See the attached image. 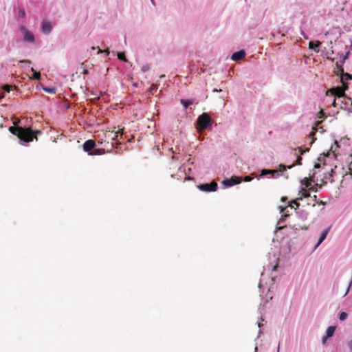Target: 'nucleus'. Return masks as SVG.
Segmentation results:
<instances>
[{"instance_id": "obj_1", "label": "nucleus", "mask_w": 352, "mask_h": 352, "mask_svg": "<svg viewBox=\"0 0 352 352\" xmlns=\"http://www.w3.org/2000/svg\"><path fill=\"white\" fill-rule=\"evenodd\" d=\"M302 157H298L297 162L296 164H293L292 165L285 166L284 164H280L278 166V169H266L263 168L261 170V176L260 177H264L268 175H271V177L272 178H277L280 175H283V172L286 170L287 169H290L292 167H294L295 165H301ZM286 179L288 178L287 175H284Z\"/></svg>"}, {"instance_id": "obj_2", "label": "nucleus", "mask_w": 352, "mask_h": 352, "mask_svg": "<svg viewBox=\"0 0 352 352\" xmlns=\"http://www.w3.org/2000/svg\"><path fill=\"white\" fill-rule=\"evenodd\" d=\"M9 131L19 138L20 144L24 146H28V143L33 140V135L32 131H28L21 127H15L14 126H10Z\"/></svg>"}, {"instance_id": "obj_3", "label": "nucleus", "mask_w": 352, "mask_h": 352, "mask_svg": "<svg viewBox=\"0 0 352 352\" xmlns=\"http://www.w3.org/2000/svg\"><path fill=\"white\" fill-rule=\"evenodd\" d=\"M213 120L207 113H203L198 116L195 122V127L197 132L201 135L205 130H211Z\"/></svg>"}, {"instance_id": "obj_4", "label": "nucleus", "mask_w": 352, "mask_h": 352, "mask_svg": "<svg viewBox=\"0 0 352 352\" xmlns=\"http://www.w3.org/2000/svg\"><path fill=\"white\" fill-rule=\"evenodd\" d=\"M348 89L347 85H343V87H334L331 89V94L338 98H344L348 100H351L350 98L346 97L345 91Z\"/></svg>"}, {"instance_id": "obj_5", "label": "nucleus", "mask_w": 352, "mask_h": 352, "mask_svg": "<svg viewBox=\"0 0 352 352\" xmlns=\"http://www.w3.org/2000/svg\"><path fill=\"white\" fill-rule=\"evenodd\" d=\"M102 53H104L106 56H109L110 54H111L113 56H116L120 60L125 63L128 62L124 52H116L114 51L110 52L108 47L105 48L104 50L98 48V54H100Z\"/></svg>"}, {"instance_id": "obj_6", "label": "nucleus", "mask_w": 352, "mask_h": 352, "mask_svg": "<svg viewBox=\"0 0 352 352\" xmlns=\"http://www.w3.org/2000/svg\"><path fill=\"white\" fill-rule=\"evenodd\" d=\"M199 190L206 192H214L217 190L218 185L215 182L201 184L197 186Z\"/></svg>"}, {"instance_id": "obj_7", "label": "nucleus", "mask_w": 352, "mask_h": 352, "mask_svg": "<svg viewBox=\"0 0 352 352\" xmlns=\"http://www.w3.org/2000/svg\"><path fill=\"white\" fill-rule=\"evenodd\" d=\"M241 182V178L239 176H232L230 178H226L223 180L222 184L225 188H230Z\"/></svg>"}, {"instance_id": "obj_8", "label": "nucleus", "mask_w": 352, "mask_h": 352, "mask_svg": "<svg viewBox=\"0 0 352 352\" xmlns=\"http://www.w3.org/2000/svg\"><path fill=\"white\" fill-rule=\"evenodd\" d=\"M291 204L296 206V212L298 217L302 221L306 220L308 217V212L305 210L299 208L300 204L296 200H293Z\"/></svg>"}, {"instance_id": "obj_9", "label": "nucleus", "mask_w": 352, "mask_h": 352, "mask_svg": "<svg viewBox=\"0 0 352 352\" xmlns=\"http://www.w3.org/2000/svg\"><path fill=\"white\" fill-rule=\"evenodd\" d=\"M23 34V41L28 43H34L35 41L34 36L32 32L27 30L25 27L22 26L20 28Z\"/></svg>"}, {"instance_id": "obj_10", "label": "nucleus", "mask_w": 352, "mask_h": 352, "mask_svg": "<svg viewBox=\"0 0 352 352\" xmlns=\"http://www.w3.org/2000/svg\"><path fill=\"white\" fill-rule=\"evenodd\" d=\"M82 146L85 152L88 153L89 155H92L96 146V142L94 140H88L84 142Z\"/></svg>"}, {"instance_id": "obj_11", "label": "nucleus", "mask_w": 352, "mask_h": 352, "mask_svg": "<svg viewBox=\"0 0 352 352\" xmlns=\"http://www.w3.org/2000/svg\"><path fill=\"white\" fill-rule=\"evenodd\" d=\"M310 191H316V189H315L314 187H311L308 188V190H306L305 188H302V189L299 190V197L297 198L296 201L298 200H302L303 197L307 198L310 197Z\"/></svg>"}, {"instance_id": "obj_12", "label": "nucleus", "mask_w": 352, "mask_h": 352, "mask_svg": "<svg viewBox=\"0 0 352 352\" xmlns=\"http://www.w3.org/2000/svg\"><path fill=\"white\" fill-rule=\"evenodd\" d=\"M330 229H331V226L329 227L328 228L324 230L320 235V237L318 239V241L317 242V243L316 244L315 247H314V250H316L318 246L325 240V239L327 238V236L328 234V233L330 231Z\"/></svg>"}, {"instance_id": "obj_13", "label": "nucleus", "mask_w": 352, "mask_h": 352, "mask_svg": "<svg viewBox=\"0 0 352 352\" xmlns=\"http://www.w3.org/2000/svg\"><path fill=\"white\" fill-rule=\"evenodd\" d=\"M245 56V52L244 50L235 52L232 54L231 59L234 61H239L243 59Z\"/></svg>"}, {"instance_id": "obj_14", "label": "nucleus", "mask_w": 352, "mask_h": 352, "mask_svg": "<svg viewBox=\"0 0 352 352\" xmlns=\"http://www.w3.org/2000/svg\"><path fill=\"white\" fill-rule=\"evenodd\" d=\"M41 30L44 34H49L52 30V24L47 21H43L41 23Z\"/></svg>"}, {"instance_id": "obj_15", "label": "nucleus", "mask_w": 352, "mask_h": 352, "mask_svg": "<svg viewBox=\"0 0 352 352\" xmlns=\"http://www.w3.org/2000/svg\"><path fill=\"white\" fill-rule=\"evenodd\" d=\"M311 187H313V186H311V182L309 180V178L305 177L303 179H302L300 181V186L299 188H300V189H302V188H309Z\"/></svg>"}, {"instance_id": "obj_16", "label": "nucleus", "mask_w": 352, "mask_h": 352, "mask_svg": "<svg viewBox=\"0 0 352 352\" xmlns=\"http://www.w3.org/2000/svg\"><path fill=\"white\" fill-rule=\"evenodd\" d=\"M180 102L185 109H187L190 105L197 103L195 99H181Z\"/></svg>"}, {"instance_id": "obj_17", "label": "nucleus", "mask_w": 352, "mask_h": 352, "mask_svg": "<svg viewBox=\"0 0 352 352\" xmlns=\"http://www.w3.org/2000/svg\"><path fill=\"white\" fill-rule=\"evenodd\" d=\"M334 171L333 170V169L331 170V173H327L324 174V178L322 179V182L323 184H327V181L329 180L330 182H333V174H334Z\"/></svg>"}, {"instance_id": "obj_18", "label": "nucleus", "mask_w": 352, "mask_h": 352, "mask_svg": "<svg viewBox=\"0 0 352 352\" xmlns=\"http://www.w3.org/2000/svg\"><path fill=\"white\" fill-rule=\"evenodd\" d=\"M321 42L319 41H310L309 43V47L318 52L319 51L318 47L321 45Z\"/></svg>"}, {"instance_id": "obj_19", "label": "nucleus", "mask_w": 352, "mask_h": 352, "mask_svg": "<svg viewBox=\"0 0 352 352\" xmlns=\"http://www.w3.org/2000/svg\"><path fill=\"white\" fill-rule=\"evenodd\" d=\"M341 78V82H343L344 80H352V74L349 73L343 72L342 74H338Z\"/></svg>"}, {"instance_id": "obj_20", "label": "nucleus", "mask_w": 352, "mask_h": 352, "mask_svg": "<svg viewBox=\"0 0 352 352\" xmlns=\"http://www.w3.org/2000/svg\"><path fill=\"white\" fill-rule=\"evenodd\" d=\"M335 331H336V327L330 326L327 328L325 335L329 338H331L333 336Z\"/></svg>"}, {"instance_id": "obj_21", "label": "nucleus", "mask_w": 352, "mask_h": 352, "mask_svg": "<svg viewBox=\"0 0 352 352\" xmlns=\"http://www.w3.org/2000/svg\"><path fill=\"white\" fill-rule=\"evenodd\" d=\"M254 177H257L256 173H252L250 175H246V176H244V177H241V182L243 181V182H245L252 181Z\"/></svg>"}, {"instance_id": "obj_22", "label": "nucleus", "mask_w": 352, "mask_h": 352, "mask_svg": "<svg viewBox=\"0 0 352 352\" xmlns=\"http://www.w3.org/2000/svg\"><path fill=\"white\" fill-rule=\"evenodd\" d=\"M350 56V51H348L346 52L345 54H340V63L341 64H344L346 60H347L349 58Z\"/></svg>"}, {"instance_id": "obj_23", "label": "nucleus", "mask_w": 352, "mask_h": 352, "mask_svg": "<svg viewBox=\"0 0 352 352\" xmlns=\"http://www.w3.org/2000/svg\"><path fill=\"white\" fill-rule=\"evenodd\" d=\"M42 89L45 92L49 93V94H55L56 91V89L54 87H48L42 86Z\"/></svg>"}, {"instance_id": "obj_24", "label": "nucleus", "mask_w": 352, "mask_h": 352, "mask_svg": "<svg viewBox=\"0 0 352 352\" xmlns=\"http://www.w3.org/2000/svg\"><path fill=\"white\" fill-rule=\"evenodd\" d=\"M31 71L32 72V78L35 80H38L41 78V73L36 72L33 67H31Z\"/></svg>"}, {"instance_id": "obj_25", "label": "nucleus", "mask_w": 352, "mask_h": 352, "mask_svg": "<svg viewBox=\"0 0 352 352\" xmlns=\"http://www.w3.org/2000/svg\"><path fill=\"white\" fill-rule=\"evenodd\" d=\"M105 153L103 148H94L92 155H99Z\"/></svg>"}, {"instance_id": "obj_26", "label": "nucleus", "mask_w": 352, "mask_h": 352, "mask_svg": "<svg viewBox=\"0 0 352 352\" xmlns=\"http://www.w3.org/2000/svg\"><path fill=\"white\" fill-rule=\"evenodd\" d=\"M1 89L3 91V92L10 93V91L12 89V87L10 85L4 84L1 86Z\"/></svg>"}, {"instance_id": "obj_27", "label": "nucleus", "mask_w": 352, "mask_h": 352, "mask_svg": "<svg viewBox=\"0 0 352 352\" xmlns=\"http://www.w3.org/2000/svg\"><path fill=\"white\" fill-rule=\"evenodd\" d=\"M348 314L345 311H342L339 314V319L341 321H343L347 318Z\"/></svg>"}, {"instance_id": "obj_28", "label": "nucleus", "mask_w": 352, "mask_h": 352, "mask_svg": "<svg viewBox=\"0 0 352 352\" xmlns=\"http://www.w3.org/2000/svg\"><path fill=\"white\" fill-rule=\"evenodd\" d=\"M342 65V64H341V63L340 64L338 62H337L336 64V67L338 69L339 74H342L343 72H344V68H343Z\"/></svg>"}, {"instance_id": "obj_29", "label": "nucleus", "mask_w": 352, "mask_h": 352, "mask_svg": "<svg viewBox=\"0 0 352 352\" xmlns=\"http://www.w3.org/2000/svg\"><path fill=\"white\" fill-rule=\"evenodd\" d=\"M150 69V66L148 64H145L144 65L142 68H141V71L142 72H146L147 71H148Z\"/></svg>"}, {"instance_id": "obj_30", "label": "nucleus", "mask_w": 352, "mask_h": 352, "mask_svg": "<svg viewBox=\"0 0 352 352\" xmlns=\"http://www.w3.org/2000/svg\"><path fill=\"white\" fill-rule=\"evenodd\" d=\"M18 15L20 18H23V19L25 18V10L23 8L20 9L19 11Z\"/></svg>"}, {"instance_id": "obj_31", "label": "nucleus", "mask_w": 352, "mask_h": 352, "mask_svg": "<svg viewBox=\"0 0 352 352\" xmlns=\"http://www.w3.org/2000/svg\"><path fill=\"white\" fill-rule=\"evenodd\" d=\"M157 87L156 85H151V87H150V92L153 94L155 91H157Z\"/></svg>"}, {"instance_id": "obj_32", "label": "nucleus", "mask_w": 352, "mask_h": 352, "mask_svg": "<svg viewBox=\"0 0 352 352\" xmlns=\"http://www.w3.org/2000/svg\"><path fill=\"white\" fill-rule=\"evenodd\" d=\"M289 214H287L286 213H285L284 214L282 215V217L279 219L278 222V224H280L282 223L283 221H284V219L285 217H288Z\"/></svg>"}, {"instance_id": "obj_33", "label": "nucleus", "mask_w": 352, "mask_h": 352, "mask_svg": "<svg viewBox=\"0 0 352 352\" xmlns=\"http://www.w3.org/2000/svg\"><path fill=\"white\" fill-rule=\"evenodd\" d=\"M26 130L28 131V129H26ZM28 131H32V135H34V133H35L36 135L41 133V131L40 130L32 131L31 129H28ZM34 138V136H33V139Z\"/></svg>"}, {"instance_id": "obj_34", "label": "nucleus", "mask_w": 352, "mask_h": 352, "mask_svg": "<svg viewBox=\"0 0 352 352\" xmlns=\"http://www.w3.org/2000/svg\"><path fill=\"white\" fill-rule=\"evenodd\" d=\"M330 338L329 337H328L327 336H324L322 338V342L323 344H324L327 342V340Z\"/></svg>"}, {"instance_id": "obj_35", "label": "nucleus", "mask_w": 352, "mask_h": 352, "mask_svg": "<svg viewBox=\"0 0 352 352\" xmlns=\"http://www.w3.org/2000/svg\"><path fill=\"white\" fill-rule=\"evenodd\" d=\"M347 346L352 351V340L347 342Z\"/></svg>"}, {"instance_id": "obj_36", "label": "nucleus", "mask_w": 352, "mask_h": 352, "mask_svg": "<svg viewBox=\"0 0 352 352\" xmlns=\"http://www.w3.org/2000/svg\"><path fill=\"white\" fill-rule=\"evenodd\" d=\"M21 63L28 64L29 65L32 63L31 61L29 60H21Z\"/></svg>"}, {"instance_id": "obj_37", "label": "nucleus", "mask_w": 352, "mask_h": 352, "mask_svg": "<svg viewBox=\"0 0 352 352\" xmlns=\"http://www.w3.org/2000/svg\"><path fill=\"white\" fill-rule=\"evenodd\" d=\"M299 151L300 152V154L302 155L304 153H306L309 151V148H307L305 150L302 151L301 148H298Z\"/></svg>"}, {"instance_id": "obj_38", "label": "nucleus", "mask_w": 352, "mask_h": 352, "mask_svg": "<svg viewBox=\"0 0 352 352\" xmlns=\"http://www.w3.org/2000/svg\"><path fill=\"white\" fill-rule=\"evenodd\" d=\"M301 34L302 35V36L304 37V38L308 40L309 39V36L304 32L303 30H301Z\"/></svg>"}, {"instance_id": "obj_39", "label": "nucleus", "mask_w": 352, "mask_h": 352, "mask_svg": "<svg viewBox=\"0 0 352 352\" xmlns=\"http://www.w3.org/2000/svg\"><path fill=\"white\" fill-rule=\"evenodd\" d=\"M82 73L83 74H85V75H88L89 74V71L87 69H84Z\"/></svg>"}, {"instance_id": "obj_40", "label": "nucleus", "mask_w": 352, "mask_h": 352, "mask_svg": "<svg viewBox=\"0 0 352 352\" xmlns=\"http://www.w3.org/2000/svg\"><path fill=\"white\" fill-rule=\"evenodd\" d=\"M278 208H280V213L284 212L285 210L286 209V208H283L281 206H279Z\"/></svg>"}, {"instance_id": "obj_41", "label": "nucleus", "mask_w": 352, "mask_h": 352, "mask_svg": "<svg viewBox=\"0 0 352 352\" xmlns=\"http://www.w3.org/2000/svg\"><path fill=\"white\" fill-rule=\"evenodd\" d=\"M6 94L4 92H2L0 94V100H1L2 98H3L5 97Z\"/></svg>"}, {"instance_id": "obj_42", "label": "nucleus", "mask_w": 352, "mask_h": 352, "mask_svg": "<svg viewBox=\"0 0 352 352\" xmlns=\"http://www.w3.org/2000/svg\"><path fill=\"white\" fill-rule=\"evenodd\" d=\"M320 168V164L316 163L314 165V168Z\"/></svg>"}, {"instance_id": "obj_43", "label": "nucleus", "mask_w": 352, "mask_h": 352, "mask_svg": "<svg viewBox=\"0 0 352 352\" xmlns=\"http://www.w3.org/2000/svg\"><path fill=\"white\" fill-rule=\"evenodd\" d=\"M348 111L351 113H352V100H351V106L348 109Z\"/></svg>"}, {"instance_id": "obj_44", "label": "nucleus", "mask_w": 352, "mask_h": 352, "mask_svg": "<svg viewBox=\"0 0 352 352\" xmlns=\"http://www.w3.org/2000/svg\"><path fill=\"white\" fill-rule=\"evenodd\" d=\"M327 54H329V53H328V52L326 54V56H327V58H328V59H329V60H331V61H334V58H332L329 57V56H327Z\"/></svg>"}, {"instance_id": "obj_45", "label": "nucleus", "mask_w": 352, "mask_h": 352, "mask_svg": "<svg viewBox=\"0 0 352 352\" xmlns=\"http://www.w3.org/2000/svg\"><path fill=\"white\" fill-rule=\"evenodd\" d=\"M277 265H275L272 267V271H275L276 270Z\"/></svg>"}, {"instance_id": "obj_46", "label": "nucleus", "mask_w": 352, "mask_h": 352, "mask_svg": "<svg viewBox=\"0 0 352 352\" xmlns=\"http://www.w3.org/2000/svg\"><path fill=\"white\" fill-rule=\"evenodd\" d=\"M341 103H342V104H344V105H347V104H348L346 102H344V101H343V100H342V101H341Z\"/></svg>"}, {"instance_id": "obj_47", "label": "nucleus", "mask_w": 352, "mask_h": 352, "mask_svg": "<svg viewBox=\"0 0 352 352\" xmlns=\"http://www.w3.org/2000/svg\"><path fill=\"white\" fill-rule=\"evenodd\" d=\"M284 226H279L276 228V230H281L283 228Z\"/></svg>"}, {"instance_id": "obj_48", "label": "nucleus", "mask_w": 352, "mask_h": 352, "mask_svg": "<svg viewBox=\"0 0 352 352\" xmlns=\"http://www.w3.org/2000/svg\"><path fill=\"white\" fill-rule=\"evenodd\" d=\"M258 287L259 289H261L262 284L261 283H259Z\"/></svg>"}, {"instance_id": "obj_49", "label": "nucleus", "mask_w": 352, "mask_h": 352, "mask_svg": "<svg viewBox=\"0 0 352 352\" xmlns=\"http://www.w3.org/2000/svg\"><path fill=\"white\" fill-rule=\"evenodd\" d=\"M151 1L152 4H153V6H155V1H154V0H151Z\"/></svg>"}, {"instance_id": "obj_50", "label": "nucleus", "mask_w": 352, "mask_h": 352, "mask_svg": "<svg viewBox=\"0 0 352 352\" xmlns=\"http://www.w3.org/2000/svg\"><path fill=\"white\" fill-rule=\"evenodd\" d=\"M312 198H313V200H314V201H316V200L317 197H316V195H314Z\"/></svg>"}, {"instance_id": "obj_51", "label": "nucleus", "mask_w": 352, "mask_h": 352, "mask_svg": "<svg viewBox=\"0 0 352 352\" xmlns=\"http://www.w3.org/2000/svg\"><path fill=\"white\" fill-rule=\"evenodd\" d=\"M258 326L259 328H261L263 326V324L261 323L258 322Z\"/></svg>"}, {"instance_id": "obj_52", "label": "nucleus", "mask_w": 352, "mask_h": 352, "mask_svg": "<svg viewBox=\"0 0 352 352\" xmlns=\"http://www.w3.org/2000/svg\"><path fill=\"white\" fill-rule=\"evenodd\" d=\"M96 48H97V47H91V50L92 51H94V50H95Z\"/></svg>"}, {"instance_id": "obj_53", "label": "nucleus", "mask_w": 352, "mask_h": 352, "mask_svg": "<svg viewBox=\"0 0 352 352\" xmlns=\"http://www.w3.org/2000/svg\"><path fill=\"white\" fill-rule=\"evenodd\" d=\"M287 199V197H282L281 200H282L283 201H285V200H286Z\"/></svg>"}, {"instance_id": "obj_54", "label": "nucleus", "mask_w": 352, "mask_h": 352, "mask_svg": "<svg viewBox=\"0 0 352 352\" xmlns=\"http://www.w3.org/2000/svg\"><path fill=\"white\" fill-rule=\"evenodd\" d=\"M261 333H262V331H261V329H260V330H259V331H258V336H260V335H261Z\"/></svg>"}, {"instance_id": "obj_55", "label": "nucleus", "mask_w": 352, "mask_h": 352, "mask_svg": "<svg viewBox=\"0 0 352 352\" xmlns=\"http://www.w3.org/2000/svg\"><path fill=\"white\" fill-rule=\"evenodd\" d=\"M186 179L190 180V179H192V178H191L190 177H187Z\"/></svg>"}, {"instance_id": "obj_56", "label": "nucleus", "mask_w": 352, "mask_h": 352, "mask_svg": "<svg viewBox=\"0 0 352 352\" xmlns=\"http://www.w3.org/2000/svg\"><path fill=\"white\" fill-rule=\"evenodd\" d=\"M257 350H258V347H257V346H256V347L254 348V351H255V352H256V351H257Z\"/></svg>"}, {"instance_id": "obj_57", "label": "nucleus", "mask_w": 352, "mask_h": 352, "mask_svg": "<svg viewBox=\"0 0 352 352\" xmlns=\"http://www.w3.org/2000/svg\"><path fill=\"white\" fill-rule=\"evenodd\" d=\"M333 54V51L332 50L331 52H330V54Z\"/></svg>"}, {"instance_id": "obj_58", "label": "nucleus", "mask_w": 352, "mask_h": 352, "mask_svg": "<svg viewBox=\"0 0 352 352\" xmlns=\"http://www.w3.org/2000/svg\"><path fill=\"white\" fill-rule=\"evenodd\" d=\"M350 48L352 50V42H351V45L350 46Z\"/></svg>"}, {"instance_id": "obj_59", "label": "nucleus", "mask_w": 352, "mask_h": 352, "mask_svg": "<svg viewBox=\"0 0 352 352\" xmlns=\"http://www.w3.org/2000/svg\"><path fill=\"white\" fill-rule=\"evenodd\" d=\"M277 352H279V346H278V351Z\"/></svg>"}]
</instances>
